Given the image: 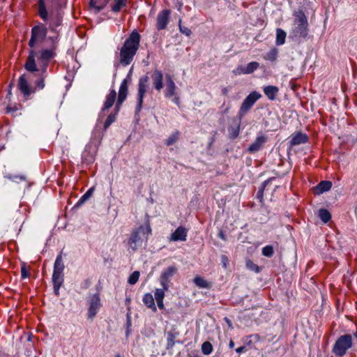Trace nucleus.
<instances>
[{
  "label": "nucleus",
  "instance_id": "obj_9",
  "mask_svg": "<svg viewBox=\"0 0 357 357\" xmlns=\"http://www.w3.org/2000/svg\"><path fill=\"white\" fill-rule=\"evenodd\" d=\"M29 79V76L26 74H23L19 77L17 83V89L26 100L29 98L32 93L36 92V89L31 86Z\"/></svg>",
  "mask_w": 357,
  "mask_h": 357
},
{
  "label": "nucleus",
  "instance_id": "obj_51",
  "mask_svg": "<svg viewBox=\"0 0 357 357\" xmlns=\"http://www.w3.org/2000/svg\"><path fill=\"white\" fill-rule=\"evenodd\" d=\"M229 348H231V349L234 348V341H233L232 340H231L229 341Z\"/></svg>",
  "mask_w": 357,
  "mask_h": 357
},
{
  "label": "nucleus",
  "instance_id": "obj_5",
  "mask_svg": "<svg viewBox=\"0 0 357 357\" xmlns=\"http://www.w3.org/2000/svg\"><path fill=\"white\" fill-rule=\"evenodd\" d=\"M127 94L128 83L126 79H124L120 85L117 102L115 106L116 113L111 114L107 116L104 125L105 129H107L116 120V114L119 111L122 103L126 100Z\"/></svg>",
  "mask_w": 357,
  "mask_h": 357
},
{
  "label": "nucleus",
  "instance_id": "obj_42",
  "mask_svg": "<svg viewBox=\"0 0 357 357\" xmlns=\"http://www.w3.org/2000/svg\"><path fill=\"white\" fill-rule=\"evenodd\" d=\"M246 266L249 269H250L253 271H255V272L259 271V266L257 264H254L251 260H248L246 262Z\"/></svg>",
  "mask_w": 357,
  "mask_h": 357
},
{
  "label": "nucleus",
  "instance_id": "obj_19",
  "mask_svg": "<svg viewBox=\"0 0 357 357\" xmlns=\"http://www.w3.org/2000/svg\"><path fill=\"white\" fill-rule=\"evenodd\" d=\"M116 99V92L114 89H112L106 96V100L104 102L102 107V112L109 109L112 107Z\"/></svg>",
  "mask_w": 357,
  "mask_h": 357
},
{
  "label": "nucleus",
  "instance_id": "obj_24",
  "mask_svg": "<svg viewBox=\"0 0 357 357\" xmlns=\"http://www.w3.org/2000/svg\"><path fill=\"white\" fill-rule=\"evenodd\" d=\"M179 335L178 331L172 330L167 333V349H172L175 345V339Z\"/></svg>",
  "mask_w": 357,
  "mask_h": 357
},
{
  "label": "nucleus",
  "instance_id": "obj_34",
  "mask_svg": "<svg viewBox=\"0 0 357 357\" xmlns=\"http://www.w3.org/2000/svg\"><path fill=\"white\" fill-rule=\"evenodd\" d=\"M64 269V265L62 261V257L61 255L56 257L54 262V271L63 273Z\"/></svg>",
  "mask_w": 357,
  "mask_h": 357
},
{
  "label": "nucleus",
  "instance_id": "obj_7",
  "mask_svg": "<svg viewBox=\"0 0 357 357\" xmlns=\"http://www.w3.org/2000/svg\"><path fill=\"white\" fill-rule=\"evenodd\" d=\"M261 98V95L257 91L251 92L243 101L239 111L238 116L240 118L244 116L253 107L255 103Z\"/></svg>",
  "mask_w": 357,
  "mask_h": 357
},
{
  "label": "nucleus",
  "instance_id": "obj_31",
  "mask_svg": "<svg viewBox=\"0 0 357 357\" xmlns=\"http://www.w3.org/2000/svg\"><path fill=\"white\" fill-rule=\"evenodd\" d=\"M194 283L200 288H210L211 284L207 282L204 278L196 276L194 278Z\"/></svg>",
  "mask_w": 357,
  "mask_h": 357
},
{
  "label": "nucleus",
  "instance_id": "obj_43",
  "mask_svg": "<svg viewBox=\"0 0 357 357\" xmlns=\"http://www.w3.org/2000/svg\"><path fill=\"white\" fill-rule=\"evenodd\" d=\"M29 275V271L26 266V265L24 264L21 266V276L22 278L24 279L28 278Z\"/></svg>",
  "mask_w": 357,
  "mask_h": 357
},
{
  "label": "nucleus",
  "instance_id": "obj_1",
  "mask_svg": "<svg viewBox=\"0 0 357 357\" xmlns=\"http://www.w3.org/2000/svg\"><path fill=\"white\" fill-rule=\"evenodd\" d=\"M141 40L140 34L134 30L125 40L123 45L118 49L116 53L119 63L122 66H129L134 60L139 48Z\"/></svg>",
  "mask_w": 357,
  "mask_h": 357
},
{
  "label": "nucleus",
  "instance_id": "obj_11",
  "mask_svg": "<svg viewBox=\"0 0 357 357\" xmlns=\"http://www.w3.org/2000/svg\"><path fill=\"white\" fill-rule=\"evenodd\" d=\"M177 268L175 266H171L164 270L160 277V284L165 289L168 290L170 278L177 273Z\"/></svg>",
  "mask_w": 357,
  "mask_h": 357
},
{
  "label": "nucleus",
  "instance_id": "obj_13",
  "mask_svg": "<svg viewBox=\"0 0 357 357\" xmlns=\"http://www.w3.org/2000/svg\"><path fill=\"white\" fill-rule=\"evenodd\" d=\"M101 306L100 298L98 294L93 295L89 301V307L88 309V317L93 319L98 313Z\"/></svg>",
  "mask_w": 357,
  "mask_h": 357
},
{
  "label": "nucleus",
  "instance_id": "obj_38",
  "mask_svg": "<svg viewBox=\"0 0 357 357\" xmlns=\"http://www.w3.org/2000/svg\"><path fill=\"white\" fill-rule=\"evenodd\" d=\"M140 273L139 271H134L129 277L128 282L130 284H135L137 282L139 278Z\"/></svg>",
  "mask_w": 357,
  "mask_h": 357
},
{
  "label": "nucleus",
  "instance_id": "obj_44",
  "mask_svg": "<svg viewBox=\"0 0 357 357\" xmlns=\"http://www.w3.org/2000/svg\"><path fill=\"white\" fill-rule=\"evenodd\" d=\"M93 192V188H91L87 190V192L81 197L80 201L84 202L85 200L88 199Z\"/></svg>",
  "mask_w": 357,
  "mask_h": 357
},
{
  "label": "nucleus",
  "instance_id": "obj_52",
  "mask_svg": "<svg viewBox=\"0 0 357 357\" xmlns=\"http://www.w3.org/2000/svg\"><path fill=\"white\" fill-rule=\"evenodd\" d=\"M227 93H228V89H227V88H224V89H222V93H223L224 95H227Z\"/></svg>",
  "mask_w": 357,
  "mask_h": 357
},
{
  "label": "nucleus",
  "instance_id": "obj_53",
  "mask_svg": "<svg viewBox=\"0 0 357 357\" xmlns=\"http://www.w3.org/2000/svg\"><path fill=\"white\" fill-rule=\"evenodd\" d=\"M219 236H220V238H222V239H224V238H224V235H223V234H222V233H220Z\"/></svg>",
  "mask_w": 357,
  "mask_h": 357
},
{
  "label": "nucleus",
  "instance_id": "obj_10",
  "mask_svg": "<svg viewBox=\"0 0 357 357\" xmlns=\"http://www.w3.org/2000/svg\"><path fill=\"white\" fill-rule=\"evenodd\" d=\"M149 77L148 76H144L140 78L138 84V93H137V105L136 107V112H139L141 109L143 104L144 97L145 96V93L146 92L147 86H148V82H149Z\"/></svg>",
  "mask_w": 357,
  "mask_h": 357
},
{
  "label": "nucleus",
  "instance_id": "obj_49",
  "mask_svg": "<svg viewBox=\"0 0 357 357\" xmlns=\"http://www.w3.org/2000/svg\"><path fill=\"white\" fill-rule=\"evenodd\" d=\"M16 110H17V109H14V108L10 107V106H8L6 107V113H10V112H15Z\"/></svg>",
  "mask_w": 357,
  "mask_h": 357
},
{
  "label": "nucleus",
  "instance_id": "obj_39",
  "mask_svg": "<svg viewBox=\"0 0 357 357\" xmlns=\"http://www.w3.org/2000/svg\"><path fill=\"white\" fill-rule=\"evenodd\" d=\"M181 22H182V20H181V19H180L178 21V27H179L180 31L183 34H184L187 36H190L192 33L191 30L189 28H188L187 26L182 25Z\"/></svg>",
  "mask_w": 357,
  "mask_h": 357
},
{
  "label": "nucleus",
  "instance_id": "obj_56",
  "mask_svg": "<svg viewBox=\"0 0 357 357\" xmlns=\"http://www.w3.org/2000/svg\"><path fill=\"white\" fill-rule=\"evenodd\" d=\"M50 26L53 28V25H52V24H50Z\"/></svg>",
  "mask_w": 357,
  "mask_h": 357
},
{
  "label": "nucleus",
  "instance_id": "obj_23",
  "mask_svg": "<svg viewBox=\"0 0 357 357\" xmlns=\"http://www.w3.org/2000/svg\"><path fill=\"white\" fill-rule=\"evenodd\" d=\"M259 66V64L258 62L252 61L249 63L246 67H238L236 70L238 71V74H250L256 70Z\"/></svg>",
  "mask_w": 357,
  "mask_h": 357
},
{
  "label": "nucleus",
  "instance_id": "obj_2",
  "mask_svg": "<svg viewBox=\"0 0 357 357\" xmlns=\"http://www.w3.org/2000/svg\"><path fill=\"white\" fill-rule=\"evenodd\" d=\"M54 56L53 50H43L38 56L34 50H31L24 64V68L31 73L38 71L46 73L49 61Z\"/></svg>",
  "mask_w": 357,
  "mask_h": 357
},
{
  "label": "nucleus",
  "instance_id": "obj_21",
  "mask_svg": "<svg viewBox=\"0 0 357 357\" xmlns=\"http://www.w3.org/2000/svg\"><path fill=\"white\" fill-rule=\"evenodd\" d=\"M52 281L54 283L55 294L58 295L59 289L63 282V273L54 271L52 275Z\"/></svg>",
  "mask_w": 357,
  "mask_h": 357
},
{
  "label": "nucleus",
  "instance_id": "obj_37",
  "mask_svg": "<svg viewBox=\"0 0 357 357\" xmlns=\"http://www.w3.org/2000/svg\"><path fill=\"white\" fill-rule=\"evenodd\" d=\"M278 50L275 48H273L266 54V55L264 56V58L266 60L274 61L276 60V59L278 57Z\"/></svg>",
  "mask_w": 357,
  "mask_h": 357
},
{
  "label": "nucleus",
  "instance_id": "obj_33",
  "mask_svg": "<svg viewBox=\"0 0 357 357\" xmlns=\"http://www.w3.org/2000/svg\"><path fill=\"white\" fill-rule=\"evenodd\" d=\"M95 160V155L88 150H85L82 154V160L87 165L91 164Z\"/></svg>",
  "mask_w": 357,
  "mask_h": 357
},
{
  "label": "nucleus",
  "instance_id": "obj_18",
  "mask_svg": "<svg viewBox=\"0 0 357 357\" xmlns=\"http://www.w3.org/2000/svg\"><path fill=\"white\" fill-rule=\"evenodd\" d=\"M264 94L270 100H275L279 93V88L276 86L269 85L263 89Z\"/></svg>",
  "mask_w": 357,
  "mask_h": 357
},
{
  "label": "nucleus",
  "instance_id": "obj_40",
  "mask_svg": "<svg viewBox=\"0 0 357 357\" xmlns=\"http://www.w3.org/2000/svg\"><path fill=\"white\" fill-rule=\"evenodd\" d=\"M165 291H166L163 287L162 289H156L155 291V301H161L164 299L165 297Z\"/></svg>",
  "mask_w": 357,
  "mask_h": 357
},
{
  "label": "nucleus",
  "instance_id": "obj_36",
  "mask_svg": "<svg viewBox=\"0 0 357 357\" xmlns=\"http://www.w3.org/2000/svg\"><path fill=\"white\" fill-rule=\"evenodd\" d=\"M213 346L211 342L206 341L202 344V351L204 355H209L213 351Z\"/></svg>",
  "mask_w": 357,
  "mask_h": 357
},
{
  "label": "nucleus",
  "instance_id": "obj_3",
  "mask_svg": "<svg viewBox=\"0 0 357 357\" xmlns=\"http://www.w3.org/2000/svg\"><path fill=\"white\" fill-rule=\"evenodd\" d=\"M151 228L149 221L147 220L144 225H140L134 229L128 240L129 248L135 252L142 246L144 241H146L151 234Z\"/></svg>",
  "mask_w": 357,
  "mask_h": 357
},
{
  "label": "nucleus",
  "instance_id": "obj_35",
  "mask_svg": "<svg viewBox=\"0 0 357 357\" xmlns=\"http://www.w3.org/2000/svg\"><path fill=\"white\" fill-rule=\"evenodd\" d=\"M319 217L324 222L327 223L331 219V215L326 209L321 208L319 211Z\"/></svg>",
  "mask_w": 357,
  "mask_h": 357
},
{
  "label": "nucleus",
  "instance_id": "obj_17",
  "mask_svg": "<svg viewBox=\"0 0 357 357\" xmlns=\"http://www.w3.org/2000/svg\"><path fill=\"white\" fill-rule=\"evenodd\" d=\"M153 79V84L155 89L160 91L163 87V75L159 70H155L151 76Z\"/></svg>",
  "mask_w": 357,
  "mask_h": 357
},
{
  "label": "nucleus",
  "instance_id": "obj_8",
  "mask_svg": "<svg viewBox=\"0 0 357 357\" xmlns=\"http://www.w3.org/2000/svg\"><path fill=\"white\" fill-rule=\"evenodd\" d=\"M47 35V29L43 25H37L31 29V37L29 42L31 47H34L37 43H42Z\"/></svg>",
  "mask_w": 357,
  "mask_h": 357
},
{
  "label": "nucleus",
  "instance_id": "obj_46",
  "mask_svg": "<svg viewBox=\"0 0 357 357\" xmlns=\"http://www.w3.org/2000/svg\"><path fill=\"white\" fill-rule=\"evenodd\" d=\"M222 261L224 264V266L226 267L228 264V258L225 255L222 256Z\"/></svg>",
  "mask_w": 357,
  "mask_h": 357
},
{
  "label": "nucleus",
  "instance_id": "obj_15",
  "mask_svg": "<svg viewBox=\"0 0 357 357\" xmlns=\"http://www.w3.org/2000/svg\"><path fill=\"white\" fill-rule=\"evenodd\" d=\"M307 140L308 137L306 134L298 132L291 135V138L289 143L291 146H294L301 144H305L307 142Z\"/></svg>",
  "mask_w": 357,
  "mask_h": 357
},
{
  "label": "nucleus",
  "instance_id": "obj_20",
  "mask_svg": "<svg viewBox=\"0 0 357 357\" xmlns=\"http://www.w3.org/2000/svg\"><path fill=\"white\" fill-rule=\"evenodd\" d=\"M108 1L109 0H91L90 9L97 13L106 6Z\"/></svg>",
  "mask_w": 357,
  "mask_h": 357
},
{
  "label": "nucleus",
  "instance_id": "obj_41",
  "mask_svg": "<svg viewBox=\"0 0 357 357\" xmlns=\"http://www.w3.org/2000/svg\"><path fill=\"white\" fill-rule=\"evenodd\" d=\"M273 248L271 245H266L262 249V254L266 257H271L273 255Z\"/></svg>",
  "mask_w": 357,
  "mask_h": 357
},
{
  "label": "nucleus",
  "instance_id": "obj_6",
  "mask_svg": "<svg viewBox=\"0 0 357 357\" xmlns=\"http://www.w3.org/2000/svg\"><path fill=\"white\" fill-rule=\"evenodd\" d=\"M352 346V337L349 334L341 335L337 338L333 347V354L338 357L343 356Z\"/></svg>",
  "mask_w": 357,
  "mask_h": 357
},
{
  "label": "nucleus",
  "instance_id": "obj_4",
  "mask_svg": "<svg viewBox=\"0 0 357 357\" xmlns=\"http://www.w3.org/2000/svg\"><path fill=\"white\" fill-rule=\"evenodd\" d=\"M294 15L295 17L294 35L295 37L304 38L307 36V19L301 10L296 11Z\"/></svg>",
  "mask_w": 357,
  "mask_h": 357
},
{
  "label": "nucleus",
  "instance_id": "obj_27",
  "mask_svg": "<svg viewBox=\"0 0 357 357\" xmlns=\"http://www.w3.org/2000/svg\"><path fill=\"white\" fill-rule=\"evenodd\" d=\"M128 0H114L111 4V9L114 13H119L127 4Z\"/></svg>",
  "mask_w": 357,
  "mask_h": 357
},
{
  "label": "nucleus",
  "instance_id": "obj_50",
  "mask_svg": "<svg viewBox=\"0 0 357 357\" xmlns=\"http://www.w3.org/2000/svg\"><path fill=\"white\" fill-rule=\"evenodd\" d=\"M15 178H18L20 181H25L26 180V176H15Z\"/></svg>",
  "mask_w": 357,
  "mask_h": 357
},
{
  "label": "nucleus",
  "instance_id": "obj_55",
  "mask_svg": "<svg viewBox=\"0 0 357 357\" xmlns=\"http://www.w3.org/2000/svg\"><path fill=\"white\" fill-rule=\"evenodd\" d=\"M354 336L357 338V332L354 334Z\"/></svg>",
  "mask_w": 357,
  "mask_h": 357
},
{
  "label": "nucleus",
  "instance_id": "obj_16",
  "mask_svg": "<svg viewBox=\"0 0 357 357\" xmlns=\"http://www.w3.org/2000/svg\"><path fill=\"white\" fill-rule=\"evenodd\" d=\"M267 137L264 135L258 136L255 141L249 146L248 151L250 153H255L260 150L264 143L266 142Z\"/></svg>",
  "mask_w": 357,
  "mask_h": 357
},
{
  "label": "nucleus",
  "instance_id": "obj_25",
  "mask_svg": "<svg viewBox=\"0 0 357 357\" xmlns=\"http://www.w3.org/2000/svg\"><path fill=\"white\" fill-rule=\"evenodd\" d=\"M38 15L44 22H47L49 20V15L45 6V0H38Z\"/></svg>",
  "mask_w": 357,
  "mask_h": 357
},
{
  "label": "nucleus",
  "instance_id": "obj_47",
  "mask_svg": "<svg viewBox=\"0 0 357 357\" xmlns=\"http://www.w3.org/2000/svg\"><path fill=\"white\" fill-rule=\"evenodd\" d=\"M245 351H246V349H245V347H243H243H238V348H237V349H236V351L237 353H238V354L242 353V352H245Z\"/></svg>",
  "mask_w": 357,
  "mask_h": 357
},
{
  "label": "nucleus",
  "instance_id": "obj_45",
  "mask_svg": "<svg viewBox=\"0 0 357 357\" xmlns=\"http://www.w3.org/2000/svg\"><path fill=\"white\" fill-rule=\"evenodd\" d=\"M264 186L262 187L261 189H260L257 193L258 198L260 199V201L261 202L263 199V192H264Z\"/></svg>",
  "mask_w": 357,
  "mask_h": 357
},
{
  "label": "nucleus",
  "instance_id": "obj_48",
  "mask_svg": "<svg viewBox=\"0 0 357 357\" xmlns=\"http://www.w3.org/2000/svg\"><path fill=\"white\" fill-rule=\"evenodd\" d=\"M157 302V304H158V306L160 309H163L164 308V304H163V300H161V301H156Z\"/></svg>",
  "mask_w": 357,
  "mask_h": 357
},
{
  "label": "nucleus",
  "instance_id": "obj_29",
  "mask_svg": "<svg viewBox=\"0 0 357 357\" xmlns=\"http://www.w3.org/2000/svg\"><path fill=\"white\" fill-rule=\"evenodd\" d=\"M40 72V78L35 82V86L33 89L41 90L45 87V78L46 77V73H43L42 71Z\"/></svg>",
  "mask_w": 357,
  "mask_h": 357
},
{
  "label": "nucleus",
  "instance_id": "obj_12",
  "mask_svg": "<svg viewBox=\"0 0 357 357\" xmlns=\"http://www.w3.org/2000/svg\"><path fill=\"white\" fill-rule=\"evenodd\" d=\"M171 11L168 9H164L158 13L156 18V28L158 31L167 28L169 22Z\"/></svg>",
  "mask_w": 357,
  "mask_h": 357
},
{
  "label": "nucleus",
  "instance_id": "obj_54",
  "mask_svg": "<svg viewBox=\"0 0 357 357\" xmlns=\"http://www.w3.org/2000/svg\"><path fill=\"white\" fill-rule=\"evenodd\" d=\"M115 357H121L120 354H117Z\"/></svg>",
  "mask_w": 357,
  "mask_h": 357
},
{
  "label": "nucleus",
  "instance_id": "obj_26",
  "mask_svg": "<svg viewBox=\"0 0 357 357\" xmlns=\"http://www.w3.org/2000/svg\"><path fill=\"white\" fill-rule=\"evenodd\" d=\"M143 303L149 308L152 309L153 312H156L157 309L155 305L154 298L151 294H145L143 296Z\"/></svg>",
  "mask_w": 357,
  "mask_h": 357
},
{
  "label": "nucleus",
  "instance_id": "obj_28",
  "mask_svg": "<svg viewBox=\"0 0 357 357\" xmlns=\"http://www.w3.org/2000/svg\"><path fill=\"white\" fill-rule=\"evenodd\" d=\"M286 33L282 29L278 28L276 30V45H281L285 43Z\"/></svg>",
  "mask_w": 357,
  "mask_h": 357
},
{
  "label": "nucleus",
  "instance_id": "obj_14",
  "mask_svg": "<svg viewBox=\"0 0 357 357\" xmlns=\"http://www.w3.org/2000/svg\"><path fill=\"white\" fill-rule=\"evenodd\" d=\"M188 234V230L182 227H178L170 236L169 241H186V237Z\"/></svg>",
  "mask_w": 357,
  "mask_h": 357
},
{
  "label": "nucleus",
  "instance_id": "obj_32",
  "mask_svg": "<svg viewBox=\"0 0 357 357\" xmlns=\"http://www.w3.org/2000/svg\"><path fill=\"white\" fill-rule=\"evenodd\" d=\"M180 137V132L178 130H175L166 140H165V145L169 146L174 143H176Z\"/></svg>",
  "mask_w": 357,
  "mask_h": 357
},
{
  "label": "nucleus",
  "instance_id": "obj_30",
  "mask_svg": "<svg viewBox=\"0 0 357 357\" xmlns=\"http://www.w3.org/2000/svg\"><path fill=\"white\" fill-rule=\"evenodd\" d=\"M332 187V183L328 181H321L317 186V190L319 193L328 191Z\"/></svg>",
  "mask_w": 357,
  "mask_h": 357
},
{
  "label": "nucleus",
  "instance_id": "obj_22",
  "mask_svg": "<svg viewBox=\"0 0 357 357\" xmlns=\"http://www.w3.org/2000/svg\"><path fill=\"white\" fill-rule=\"evenodd\" d=\"M167 86L165 89V96L167 98L172 97L176 94V86L169 75L166 76Z\"/></svg>",
  "mask_w": 357,
  "mask_h": 357
}]
</instances>
